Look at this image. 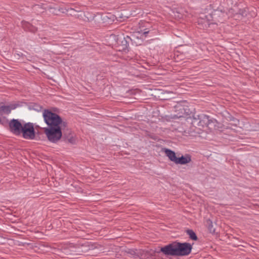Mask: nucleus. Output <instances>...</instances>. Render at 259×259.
<instances>
[{
  "mask_svg": "<svg viewBox=\"0 0 259 259\" xmlns=\"http://www.w3.org/2000/svg\"><path fill=\"white\" fill-rule=\"evenodd\" d=\"M10 131L15 135H21L23 124H22L18 119H13L9 123Z\"/></svg>",
  "mask_w": 259,
  "mask_h": 259,
  "instance_id": "nucleus-4",
  "label": "nucleus"
},
{
  "mask_svg": "<svg viewBox=\"0 0 259 259\" xmlns=\"http://www.w3.org/2000/svg\"><path fill=\"white\" fill-rule=\"evenodd\" d=\"M204 119H206L207 120H208V117L206 116H204Z\"/></svg>",
  "mask_w": 259,
  "mask_h": 259,
  "instance_id": "nucleus-15",
  "label": "nucleus"
},
{
  "mask_svg": "<svg viewBox=\"0 0 259 259\" xmlns=\"http://www.w3.org/2000/svg\"><path fill=\"white\" fill-rule=\"evenodd\" d=\"M205 223L209 231L211 233H214L215 229L213 227L212 221L210 219H207L205 221Z\"/></svg>",
  "mask_w": 259,
  "mask_h": 259,
  "instance_id": "nucleus-8",
  "label": "nucleus"
},
{
  "mask_svg": "<svg viewBox=\"0 0 259 259\" xmlns=\"http://www.w3.org/2000/svg\"><path fill=\"white\" fill-rule=\"evenodd\" d=\"M191 161V156L187 154L185 156H182L180 157L177 158L175 163L177 164H186L190 162Z\"/></svg>",
  "mask_w": 259,
  "mask_h": 259,
  "instance_id": "nucleus-5",
  "label": "nucleus"
},
{
  "mask_svg": "<svg viewBox=\"0 0 259 259\" xmlns=\"http://www.w3.org/2000/svg\"><path fill=\"white\" fill-rule=\"evenodd\" d=\"M137 250L129 249L128 251H127V253L133 256H135L137 255Z\"/></svg>",
  "mask_w": 259,
  "mask_h": 259,
  "instance_id": "nucleus-11",
  "label": "nucleus"
},
{
  "mask_svg": "<svg viewBox=\"0 0 259 259\" xmlns=\"http://www.w3.org/2000/svg\"><path fill=\"white\" fill-rule=\"evenodd\" d=\"M16 108L15 105L11 106H1L0 105V113L3 114H9L12 109H14Z\"/></svg>",
  "mask_w": 259,
  "mask_h": 259,
  "instance_id": "nucleus-7",
  "label": "nucleus"
},
{
  "mask_svg": "<svg viewBox=\"0 0 259 259\" xmlns=\"http://www.w3.org/2000/svg\"><path fill=\"white\" fill-rule=\"evenodd\" d=\"M192 248L190 243L174 242L161 247L160 251L166 255L184 256L190 254Z\"/></svg>",
  "mask_w": 259,
  "mask_h": 259,
  "instance_id": "nucleus-2",
  "label": "nucleus"
},
{
  "mask_svg": "<svg viewBox=\"0 0 259 259\" xmlns=\"http://www.w3.org/2000/svg\"><path fill=\"white\" fill-rule=\"evenodd\" d=\"M68 140L70 143H72V144H73L75 142V139L74 138H73V137L68 139Z\"/></svg>",
  "mask_w": 259,
  "mask_h": 259,
  "instance_id": "nucleus-12",
  "label": "nucleus"
},
{
  "mask_svg": "<svg viewBox=\"0 0 259 259\" xmlns=\"http://www.w3.org/2000/svg\"><path fill=\"white\" fill-rule=\"evenodd\" d=\"M54 11H52V13L53 14H56V15H57V14L55 12V11H56V9H54Z\"/></svg>",
  "mask_w": 259,
  "mask_h": 259,
  "instance_id": "nucleus-14",
  "label": "nucleus"
},
{
  "mask_svg": "<svg viewBox=\"0 0 259 259\" xmlns=\"http://www.w3.org/2000/svg\"><path fill=\"white\" fill-rule=\"evenodd\" d=\"M45 122L48 125L44 128V132L48 140L52 143H57L62 136V129L67 126V122L63 121L57 114L49 110L42 112Z\"/></svg>",
  "mask_w": 259,
  "mask_h": 259,
  "instance_id": "nucleus-1",
  "label": "nucleus"
},
{
  "mask_svg": "<svg viewBox=\"0 0 259 259\" xmlns=\"http://www.w3.org/2000/svg\"><path fill=\"white\" fill-rule=\"evenodd\" d=\"M21 135L25 139H34L35 138V131L33 123L28 122L23 124Z\"/></svg>",
  "mask_w": 259,
  "mask_h": 259,
  "instance_id": "nucleus-3",
  "label": "nucleus"
},
{
  "mask_svg": "<svg viewBox=\"0 0 259 259\" xmlns=\"http://www.w3.org/2000/svg\"><path fill=\"white\" fill-rule=\"evenodd\" d=\"M163 151L169 159L175 163L178 158L176 155L175 152L168 149H164Z\"/></svg>",
  "mask_w": 259,
  "mask_h": 259,
  "instance_id": "nucleus-6",
  "label": "nucleus"
},
{
  "mask_svg": "<svg viewBox=\"0 0 259 259\" xmlns=\"http://www.w3.org/2000/svg\"><path fill=\"white\" fill-rule=\"evenodd\" d=\"M187 233L188 235H189V237L193 240H196L197 239V236L195 234V233L192 230H188L187 231Z\"/></svg>",
  "mask_w": 259,
  "mask_h": 259,
  "instance_id": "nucleus-9",
  "label": "nucleus"
},
{
  "mask_svg": "<svg viewBox=\"0 0 259 259\" xmlns=\"http://www.w3.org/2000/svg\"><path fill=\"white\" fill-rule=\"evenodd\" d=\"M149 32V30H147V29H144L143 31L141 30V33H143L145 35L148 34Z\"/></svg>",
  "mask_w": 259,
  "mask_h": 259,
  "instance_id": "nucleus-13",
  "label": "nucleus"
},
{
  "mask_svg": "<svg viewBox=\"0 0 259 259\" xmlns=\"http://www.w3.org/2000/svg\"><path fill=\"white\" fill-rule=\"evenodd\" d=\"M177 108H179V110L181 111V113H179L178 114L174 115L173 118H179L183 116L184 112V108L182 106H178Z\"/></svg>",
  "mask_w": 259,
  "mask_h": 259,
  "instance_id": "nucleus-10",
  "label": "nucleus"
},
{
  "mask_svg": "<svg viewBox=\"0 0 259 259\" xmlns=\"http://www.w3.org/2000/svg\"><path fill=\"white\" fill-rule=\"evenodd\" d=\"M2 121H3V119L0 118V123H3Z\"/></svg>",
  "mask_w": 259,
  "mask_h": 259,
  "instance_id": "nucleus-16",
  "label": "nucleus"
}]
</instances>
